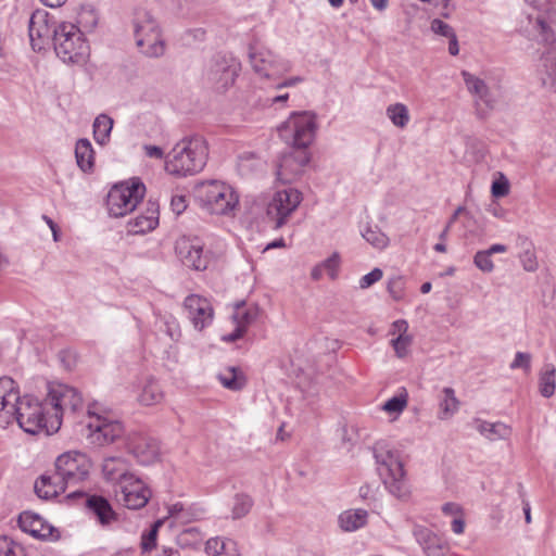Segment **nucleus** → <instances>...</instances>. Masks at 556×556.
I'll return each mask as SVG.
<instances>
[{
  "label": "nucleus",
  "instance_id": "1",
  "mask_svg": "<svg viewBox=\"0 0 556 556\" xmlns=\"http://www.w3.org/2000/svg\"><path fill=\"white\" fill-rule=\"evenodd\" d=\"M316 131V117L312 112H294L279 128L280 138L290 146V151L281 155L277 164V178L282 184H291L309 162L308 146Z\"/></svg>",
  "mask_w": 556,
  "mask_h": 556
},
{
  "label": "nucleus",
  "instance_id": "2",
  "mask_svg": "<svg viewBox=\"0 0 556 556\" xmlns=\"http://www.w3.org/2000/svg\"><path fill=\"white\" fill-rule=\"evenodd\" d=\"M51 412L47 400L39 402L37 399L25 395L20 397L15 381L9 377L0 378V426L5 428L14 420L27 433L36 434L50 428Z\"/></svg>",
  "mask_w": 556,
  "mask_h": 556
},
{
  "label": "nucleus",
  "instance_id": "3",
  "mask_svg": "<svg viewBox=\"0 0 556 556\" xmlns=\"http://www.w3.org/2000/svg\"><path fill=\"white\" fill-rule=\"evenodd\" d=\"M207 156V144L201 136L185 137L167 154L165 169L175 176L194 175L204 168Z\"/></svg>",
  "mask_w": 556,
  "mask_h": 556
},
{
  "label": "nucleus",
  "instance_id": "4",
  "mask_svg": "<svg viewBox=\"0 0 556 556\" xmlns=\"http://www.w3.org/2000/svg\"><path fill=\"white\" fill-rule=\"evenodd\" d=\"M80 433L89 444L104 446L124 434V426L110 418L101 405L93 403L88 406L87 416L80 422Z\"/></svg>",
  "mask_w": 556,
  "mask_h": 556
},
{
  "label": "nucleus",
  "instance_id": "5",
  "mask_svg": "<svg viewBox=\"0 0 556 556\" xmlns=\"http://www.w3.org/2000/svg\"><path fill=\"white\" fill-rule=\"evenodd\" d=\"M53 46L64 63H83L89 54V46L81 29L72 23H61L54 31Z\"/></svg>",
  "mask_w": 556,
  "mask_h": 556
},
{
  "label": "nucleus",
  "instance_id": "6",
  "mask_svg": "<svg viewBox=\"0 0 556 556\" xmlns=\"http://www.w3.org/2000/svg\"><path fill=\"white\" fill-rule=\"evenodd\" d=\"M378 473L383 484L397 498L408 495L409 489L405 479L404 465L397 451L381 450L375 453Z\"/></svg>",
  "mask_w": 556,
  "mask_h": 556
},
{
  "label": "nucleus",
  "instance_id": "7",
  "mask_svg": "<svg viewBox=\"0 0 556 556\" xmlns=\"http://www.w3.org/2000/svg\"><path fill=\"white\" fill-rule=\"evenodd\" d=\"M46 400L51 412L50 428L53 432L60 429L64 415L74 416L83 408L81 394L66 384L50 387Z\"/></svg>",
  "mask_w": 556,
  "mask_h": 556
},
{
  "label": "nucleus",
  "instance_id": "8",
  "mask_svg": "<svg viewBox=\"0 0 556 556\" xmlns=\"http://www.w3.org/2000/svg\"><path fill=\"white\" fill-rule=\"evenodd\" d=\"M197 193L202 205L210 213L216 215H229L239 203V198L233 189L218 180L202 182L198 186Z\"/></svg>",
  "mask_w": 556,
  "mask_h": 556
},
{
  "label": "nucleus",
  "instance_id": "9",
  "mask_svg": "<svg viewBox=\"0 0 556 556\" xmlns=\"http://www.w3.org/2000/svg\"><path fill=\"white\" fill-rule=\"evenodd\" d=\"M146 187L140 180L115 185L108 193L106 206L113 217H123L131 213L142 201Z\"/></svg>",
  "mask_w": 556,
  "mask_h": 556
},
{
  "label": "nucleus",
  "instance_id": "10",
  "mask_svg": "<svg viewBox=\"0 0 556 556\" xmlns=\"http://www.w3.org/2000/svg\"><path fill=\"white\" fill-rule=\"evenodd\" d=\"M54 465L56 479L63 481L66 488L76 486L89 478L91 462L81 452H65L56 458Z\"/></svg>",
  "mask_w": 556,
  "mask_h": 556
},
{
  "label": "nucleus",
  "instance_id": "11",
  "mask_svg": "<svg viewBox=\"0 0 556 556\" xmlns=\"http://www.w3.org/2000/svg\"><path fill=\"white\" fill-rule=\"evenodd\" d=\"M240 64L231 56L214 55L203 74L205 83L217 92H225L235 83Z\"/></svg>",
  "mask_w": 556,
  "mask_h": 556
},
{
  "label": "nucleus",
  "instance_id": "12",
  "mask_svg": "<svg viewBox=\"0 0 556 556\" xmlns=\"http://www.w3.org/2000/svg\"><path fill=\"white\" fill-rule=\"evenodd\" d=\"M303 201L302 192L295 188L277 190L267 204V216L274 223V228L285 226Z\"/></svg>",
  "mask_w": 556,
  "mask_h": 556
},
{
  "label": "nucleus",
  "instance_id": "13",
  "mask_svg": "<svg viewBox=\"0 0 556 556\" xmlns=\"http://www.w3.org/2000/svg\"><path fill=\"white\" fill-rule=\"evenodd\" d=\"M127 451L138 464L148 466L159 460L161 455L160 442L149 433L134 431L126 441Z\"/></svg>",
  "mask_w": 556,
  "mask_h": 556
},
{
  "label": "nucleus",
  "instance_id": "14",
  "mask_svg": "<svg viewBox=\"0 0 556 556\" xmlns=\"http://www.w3.org/2000/svg\"><path fill=\"white\" fill-rule=\"evenodd\" d=\"M84 500L85 507L102 527H108L117 520V514L108 498L102 495H89L83 490H75L65 496L66 501Z\"/></svg>",
  "mask_w": 556,
  "mask_h": 556
},
{
  "label": "nucleus",
  "instance_id": "15",
  "mask_svg": "<svg viewBox=\"0 0 556 556\" xmlns=\"http://www.w3.org/2000/svg\"><path fill=\"white\" fill-rule=\"evenodd\" d=\"M119 490V493L116 491L117 501L128 509L144 507L152 495L151 490L136 476L121 484Z\"/></svg>",
  "mask_w": 556,
  "mask_h": 556
},
{
  "label": "nucleus",
  "instance_id": "16",
  "mask_svg": "<svg viewBox=\"0 0 556 556\" xmlns=\"http://www.w3.org/2000/svg\"><path fill=\"white\" fill-rule=\"evenodd\" d=\"M175 251L181 263L194 270L207 267V257L203 255V245L197 238L180 237L175 244Z\"/></svg>",
  "mask_w": 556,
  "mask_h": 556
},
{
  "label": "nucleus",
  "instance_id": "17",
  "mask_svg": "<svg viewBox=\"0 0 556 556\" xmlns=\"http://www.w3.org/2000/svg\"><path fill=\"white\" fill-rule=\"evenodd\" d=\"M58 25L50 22L49 13L45 10H36L29 18V39L34 50L40 51L43 43L54 39Z\"/></svg>",
  "mask_w": 556,
  "mask_h": 556
},
{
  "label": "nucleus",
  "instance_id": "18",
  "mask_svg": "<svg viewBox=\"0 0 556 556\" xmlns=\"http://www.w3.org/2000/svg\"><path fill=\"white\" fill-rule=\"evenodd\" d=\"M184 306L195 329L202 330L212 324L214 309L207 299L190 294L185 299Z\"/></svg>",
  "mask_w": 556,
  "mask_h": 556
},
{
  "label": "nucleus",
  "instance_id": "19",
  "mask_svg": "<svg viewBox=\"0 0 556 556\" xmlns=\"http://www.w3.org/2000/svg\"><path fill=\"white\" fill-rule=\"evenodd\" d=\"M462 77L464 83L471 96L475 98V103L479 109L484 105L491 110L496 103V97L494 92L488 87L484 80L470 74L467 71H462Z\"/></svg>",
  "mask_w": 556,
  "mask_h": 556
},
{
  "label": "nucleus",
  "instance_id": "20",
  "mask_svg": "<svg viewBox=\"0 0 556 556\" xmlns=\"http://www.w3.org/2000/svg\"><path fill=\"white\" fill-rule=\"evenodd\" d=\"M18 526L22 531L29 533L31 536L40 540L54 538L56 530L46 522L39 515L24 511L18 517ZM58 535L55 536V539Z\"/></svg>",
  "mask_w": 556,
  "mask_h": 556
},
{
  "label": "nucleus",
  "instance_id": "21",
  "mask_svg": "<svg viewBox=\"0 0 556 556\" xmlns=\"http://www.w3.org/2000/svg\"><path fill=\"white\" fill-rule=\"evenodd\" d=\"M129 463L123 457H108L103 460L102 472L106 481L123 484L135 476Z\"/></svg>",
  "mask_w": 556,
  "mask_h": 556
},
{
  "label": "nucleus",
  "instance_id": "22",
  "mask_svg": "<svg viewBox=\"0 0 556 556\" xmlns=\"http://www.w3.org/2000/svg\"><path fill=\"white\" fill-rule=\"evenodd\" d=\"M249 60L257 74L265 77H270L274 74V60L270 51L251 45L249 47Z\"/></svg>",
  "mask_w": 556,
  "mask_h": 556
},
{
  "label": "nucleus",
  "instance_id": "23",
  "mask_svg": "<svg viewBox=\"0 0 556 556\" xmlns=\"http://www.w3.org/2000/svg\"><path fill=\"white\" fill-rule=\"evenodd\" d=\"M140 52L148 58H160L165 52V42L162 39L161 29L135 39Z\"/></svg>",
  "mask_w": 556,
  "mask_h": 556
},
{
  "label": "nucleus",
  "instance_id": "24",
  "mask_svg": "<svg viewBox=\"0 0 556 556\" xmlns=\"http://www.w3.org/2000/svg\"><path fill=\"white\" fill-rule=\"evenodd\" d=\"M35 492L40 498L49 500L63 493L67 488L54 475H42L35 482Z\"/></svg>",
  "mask_w": 556,
  "mask_h": 556
},
{
  "label": "nucleus",
  "instance_id": "25",
  "mask_svg": "<svg viewBox=\"0 0 556 556\" xmlns=\"http://www.w3.org/2000/svg\"><path fill=\"white\" fill-rule=\"evenodd\" d=\"M134 37L135 39L156 31L160 25L152 13L146 9H137L132 17Z\"/></svg>",
  "mask_w": 556,
  "mask_h": 556
},
{
  "label": "nucleus",
  "instance_id": "26",
  "mask_svg": "<svg viewBox=\"0 0 556 556\" xmlns=\"http://www.w3.org/2000/svg\"><path fill=\"white\" fill-rule=\"evenodd\" d=\"M159 224V211L154 203H150L146 215H138L128 222L130 231L135 233H144L153 230Z\"/></svg>",
  "mask_w": 556,
  "mask_h": 556
},
{
  "label": "nucleus",
  "instance_id": "27",
  "mask_svg": "<svg viewBox=\"0 0 556 556\" xmlns=\"http://www.w3.org/2000/svg\"><path fill=\"white\" fill-rule=\"evenodd\" d=\"M206 552L211 556H241L237 542L231 539H210Z\"/></svg>",
  "mask_w": 556,
  "mask_h": 556
},
{
  "label": "nucleus",
  "instance_id": "28",
  "mask_svg": "<svg viewBox=\"0 0 556 556\" xmlns=\"http://www.w3.org/2000/svg\"><path fill=\"white\" fill-rule=\"evenodd\" d=\"M367 517L365 509H349L340 514L339 525L343 531H356L366 525Z\"/></svg>",
  "mask_w": 556,
  "mask_h": 556
},
{
  "label": "nucleus",
  "instance_id": "29",
  "mask_svg": "<svg viewBox=\"0 0 556 556\" xmlns=\"http://www.w3.org/2000/svg\"><path fill=\"white\" fill-rule=\"evenodd\" d=\"M556 368L551 363H545L540 371L539 390L540 394L549 399L554 395L556 389Z\"/></svg>",
  "mask_w": 556,
  "mask_h": 556
},
{
  "label": "nucleus",
  "instance_id": "30",
  "mask_svg": "<svg viewBox=\"0 0 556 556\" xmlns=\"http://www.w3.org/2000/svg\"><path fill=\"white\" fill-rule=\"evenodd\" d=\"M507 251V247L504 244H492L486 250L478 251L473 256V264L483 273H492L494 269V264L491 260V256L495 253H505Z\"/></svg>",
  "mask_w": 556,
  "mask_h": 556
},
{
  "label": "nucleus",
  "instance_id": "31",
  "mask_svg": "<svg viewBox=\"0 0 556 556\" xmlns=\"http://www.w3.org/2000/svg\"><path fill=\"white\" fill-rule=\"evenodd\" d=\"M76 162L83 172L91 170L94 163V152L88 139H79L75 147Z\"/></svg>",
  "mask_w": 556,
  "mask_h": 556
},
{
  "label": "nucleus",
  "instance_id": "32",
  "mask_svg": "<svg viewBox=\"0 0 556 556\" xmlns=\"http://www.w3.org/2000/svg\"><path fill=\"white\" fill-rule=\"evenodd\" d=\"M477 430L491 441L506 439L510 435V428L503 422L478 421Z\"/></svg>",
  "mask_w": 556,
  "mask_h": 556
},
{
  "label": "nucleus",
  "instance_id": "33",
  "mask_svg": "<svg viewBox=\"0 0 556 556\" xmlns=\"http://www.w3.org/2000/svg\"><path fill=\"white\" fill-rule=\"evenodd\" d=\"M459 407V401L455 396V391L446 387L442 390L440 396V419H447L453 416Z\"/></svg>",
  "mask_w": 556,
  "mask_h": 556
},
{
  "label": "nucleus",
  "instance_id": "34",
  "mask_svg": "<svg viewBox=\"0 0 556 556\" xmlns=\"http://www.w3.org/2000/svg\"><path fill=\"white\" fill-rule=\"evenodd\" d=\"M113 128V119L106 114H100L93 122V138L97 143L104 146L109 142Z\"/></svg>",
  "mask_w": 556,
  "mask_h": 556
},
{
  "label": "nucleus",
  "instance_id": "35",
  "mask_svg": "<svg viewBox=\"0 0 556 556\" xmlns=\"http://www.w3.org/2000/svg\"><path fill=\"white\" fill-rule=\"evenodd\" d=\"M163 392L154 379H148L139 395V401L143 405H154L162 401Z\"/></svg>",
  "mask_w": 556,
  "mask_h": 556
},
{
  "label": "nucleus",
  "instance_id": "36",
  "mask_svg": "<svg viewBox=\"0 0 556 556\" xmlns=\"http://www.w3.org/2000/svg\"><path fill=\"white\" fill-rule=\"evenodd\" d=\"M254 505L253 498L247 493H237L232 500L231 517L232 519H241L245 517Z\"/></svg>",
  "mask_w": 556,
  "mask_h": 556
},
{
  "label": "nucleus",
  "instance_id": "37",
  "mask_svg": "<svg viewBox=\"0 0 556 556\" xmlns=\"http://www.w3.org/2000/svg\"><path fill=\"white\" fill-rule=\"evenodd\" d=\"M387 116L392 124L399 128H404L409 122V113L406 105L402 103L391 104L387 108Z\"/></svg>",
  "mask_w": 556,
  "mask_h": 556
},
{
  "label": "nucleus",
  "instance_id": "38",
  "mask_svg": "<svg viewBox=\"0 0 556 556\" xmlns=\"http://www.w3.org/2000/svg\"><path fill=\"white\" fill-rule=\"evenodd\" d=\"M218 378L225 388L232 391L241 390L245 383L243 376L236 367H229L227 372L219 374Z\"/></svg>",
  "mask_w": 556,
  "mask_h": 556
},
{
  "label": "nucleus",
  "instance_id": "39",
  "mask_svg": "<svg viewBox=\"0 0 556 556\" xmlns=\"http://www.w3.org/2000/svg\"><path fill=\"white\" fill-rule=\"evenodd\" d=\"M414 536L417 543L422 547L424 552L442 541V539L430 529L420 526L415 527Z\"/></svg>",
  "mask_w": 556,
  "mask_h": 556
},
{
  "label": "nucleus",
  "instance_id": "40",
  "mask_svg": "<svg viewBox=\"0 0 556 556\" xmlns=\"http://www.w3.org/2000/svg\"><path fill=\"white\" fill-rule=\"evenodd\" d=\"M363 238L376 249H384L389 244V238L377 227L368 226L363 232Z\"/></svg>",
  "mask_w": 556,
  "mask_h": 556
},
{
  "label": "nucleus",
  "instance_id": "41",
  "mask_svg": "<svg viewBox=\"0 0 556 556\" xmlns=\"http://www.w3.org/2000/svg\"><path fill=\"white\" fill-rule=\"evenodd\" d=\"M465 211V207L464 206H458L455 212L452 214V216L448 218L445 227L443 228V230L441 231V233L439 235V240L440 242H438L433 249L437 251V252H440V253H445L446 252V245H445V241L447 240V237H448V233L450 231H452V226L454 225V223L457 220L458 216Z\"/></svg>",
  "mask_w": 556,
  "mask_h": 556
},
{
  "label": "nucleus",
  "instance_id": "42",
  "mask_svg": "<svg viewBox=\"0 0 556 556\" xmlns=\"http://www.w3.org/2000/svg\"><path fill=\"white\" fill-rule=\"evenodd\" d=\"M258 315V309L256 307H250L244 311H241L240 308L233 314V319L237 323V326H242L244 331L247 330V327L251 325Z\"/></svg>",
  "mask_w": 556,
  "mask_h": 556
},
{
  "label": "nucleus",
  "instance_id": "43",
  "mask_svg": "<svg viewBox=\"0 0 556 556\" xmlns=\"http://www.w3.org/2000/svg\"><path fill=\"white\" fill-rule=\"evenodd\" d=\"M522 244L527 248L520 254L521 264L527 271H534L538 268V262L534 252L530 249L531 243L526 238L522 239Z\"/></svg>",
  "mask_w": 556,
  "mask_h": 556
},
{
  "label": "nucleus",
  "instance_id": "44",
  "mask_svg": "<svg viewBox=\"0 0 556 556\" xmlns=\"http://www.w3.org/2000/svg\"><path fill=\"white\" fill-rule=\"evenodd\" d=\"M407 405V393L395 395L383 404V409L388 413H401Z\"/></svg>",
  "mask_w": 556,
  "mask_h": 556
},
{
  "label": "nucleus",
  "instance_id": "45",
  "mask_svg": "<svg viewBox=\"0 0 556 556\" xmlns=\"http://www.w3.org/2000/svg\"><path fill=\"white\" fill-rule=\"evenodd\" d=\"M531 359L532 356L530 353L526 352H517L515 354L514 361L510 363L509 368L510 369H523L526 372H530L531 370Z\"/></svg>",
  "mask_w": 556,
  "mask_h": 556
},
{
  "label": "nucleus",
  "instance_id": "46",
  "mask_svg": "<svg viewBox=\"0 0 556 556\" xmlns=\"http://www.w3.org/2000/svg\"><path fill=\"white\" fill-rule=\"evenodd\" d=\"M162 521H156L154 526L147 532L142 534L141 538V547L143 552L150 551L156 544L157 529L161 526Z\"/></svg>",
  "mask_w": 556,
  "mask_h": 556
},
{
  "label": "nucleus",
  "instance_id": "47",
  "mask_svg": "<svg viewBox=\"0 0 556 556\" xmlns=\"http://www.w3.org/2000/svg\"><path fill=\"white\" fill-rule=\"evenodd\" d=\"M340 257L338 253H333L331 256L320 263L324 271L328 274L331 279L337 277V270L339 267Z\"/></svg>",
  "mask_w": 556,
  "mask_h": 556
},
{
  "label": "nucleus",
  "instance_id": "48",
  "mask_svg": "<svg viewBox=\"0 0 556 556\" xmlns=\"http://www.w3.org/2000/svg\"><path fill=\"white\" fill-rule=\"evenodd\" d=\"M491 192L495 198L507 195L509 192L508 180L503 175H501L500 179H496L492 182Z\"/></svg>",
  "mask_w": 556,
  "mask_h": 556
},
{
  "label": "nucleus",
  "instance_id": "49",
  "mask_svg": "<svg viewBox=\"0 0 556 556\" xmlns=\"http://www.w3.org/2000/svg\"><path fill=\"white\" fill-rule=\"evenodd\" d=\"M403 288L404 282L402 277H393L388 282V291L391 294V296L396 301L403 298Z\"/></svg>",
  "mask_w": 556,
  "mask_h": 556
},
{
  "label": "nucleus",
  "instance_id": "50",
  "mask_svg": "<svg viewBox=\"0 0 556 556\" xmlns=\"http://www.w3.org/2000/svg\"><path fill=\"white\" fill-rule=\"evenodd\" d=\"M431 30L437 35L446 37L447 39L455 35L454 29L439 18H434L431 22Z\"/></svg>",
  "mask_w": 556,
  "mask_h": 556
},
{
  "label": "nucleus",
  "instance_id": "51",
  "mask_svg": "<svg viewBox=\"0 0 556 556\" xmlns=\"http://www.w3.org/2000/svg\"><path fill=\"white\" fill-rule=\"evenodd\" d=\"M412 343V337H396L392 340V346L400 358L407 354V348Z\"/></svg>",
  "mask_w": 556,
  "mask_h": 556
},
{
  "label": "nucleus",
  "instance_id": "52",
  "mask_svg": "<svg viewBox=\"0 0 556 556\" xmlns=\"http://www.w3.org/2000/svg\"><path fill=\"white\" fill-rule=\"evenodd\" d=\"M383 276V273L380 268H374L370 273L363 276L359 280V287L362 289H367L372 286L375 282L379 281Z\"/></svg>",
  "mask_w": 556,
  "mask_h": 556
},
{
  "label": "nucleus",
  "instance_id": "53",
  "mask_svg": "<svg viewBox=\"0 0 556 556\" xmlns=\"http://www.w3.org/2000/svg\"><path fill=\"white\" fill-rule=\"evenodd\" d=\"M77 23L84 28H93L97 24V18L92 11H83Z\"/></svg>",
  "mask_w": 556,
  "mask_h": 556
},
{
  "label": "nucleus",
  "instance_id": "54",
  "mask_svg": "<svg viewBox=\"0 0 556 556\" xmlns=\"http://www.w3.org/2000/svg\"><path fill=\"white\" fill-rule=\"evenodd\" d=\"M408 324L404 319L395 320L391 326V333L397 334V337H410L407 334Z\"/></svg>",
  "mask_w": 556,
  "mask_h": 556
},
{
  "label": "nucleus",
  "instance_id": "55",
  "mask_svg": "<svg viewBox=\"0 0 556 556\" xmlns=\"http://www.w3.org/2000/svg\"><path fill=\"white\" fill-rule=\"evenodd\" d=\"M16 546L21 545L12 541L7 535L0 536V556H5L7 553H10L11 551L15 549Z\"/></svg>",
  "mask_w": 556,
  "mask_h": 556
},
{
  "label": "nucleus",
  "instance_id": "56",
  "mask_svg": "<svg viewBox=\"0 0 556 556\" xmlns=\"http://www.w3.org/2000/svg\"><path fill=\"white\" fill-rule=\"evenodd\" d=\"M172 211L180 215L187 207L186 199L184 195H174L170 201Z\"/></svg>",
  "mask_w": 556,
  "mask_h": 556
},
{
  "label": "nucleus",
  "instance_id": "57",
  "mask_svg": "<svg viewBox=\"0 0 556 556\" xmlns=\"http://www.w3.org/2000/svg\"><path fill=\"white\" fill-rule=\"evenodd\" d=\"M165 331L173 341H177L180 337V331L178 329L175 320H166L164 321Z\"/></svg>",
  "mask_w": 556,
  "mask_h": 556
},
{
  "label": "nucleus",
  "instance_id": "58",
  "mask_svg": "<svg viewBox=\"0 0 556 556\" xmlns=\"http://www.w3.org/2000/svg\"><path fill=\"white\" fill-rule=\"evenodd\" d=\"M447 549V544L444 540L435 544L433 547L425 551L426 556H444L445 551Z\"/></svg>",
  "mask_w": 556,
  "mask_h": 556
},
{
  "label": "nucleus",
  "instance_id": "59",
  "mask_svg": "<svg viewBox=\"0 0 556 556\" xmlns=\"http://www.w3.org/2000/svg\"><path fill=\"white\" fill-rule=\"evenodd\" d=\"M244 332L245 331L242 326H237L236 329L231 333L224 336L223 340L226 342H235V341L239 340L240 338H242Z\"/></svg>",
  "mask_w": 556,
  "mask_h": 556
},
{
  "label": "nucleus",
  "instance_id": "60",
  "mask_svg": "<svg viewBox=\"0 0 556 556\" xmlns=\"http://www.w3.org/2000/svg\"><path fill=\"white\" fill-rule=\"evenodd\" d=\"M144 151L149 157L153 159H162L164 155L163 150L156 146H144Z\"/></svg>",
  "mask_w": 556,
  "mask_h": 556
},
{
  "label": "nucleus",
  "instance_id": "61",
  "mask_svg": "<svg viewBox=\"0 0 556 556\" xmlns=\"http://www.w3.org/2000/svg\"><path fill=\"white\" fill-rule=\"evenodd\" d=\"M60 361L64 364L66 369H71L74 364V358L71 352L61 351L59 353Z\"/></svg>",
  "mask_w": 556,
  "mask_h": 556
},
{
  "label": "nucleus",
  "instance_id": "62",
  "mask_svg": "<svg viewBox=\"0 0 556 556\" xmlns=\"http://www.w3.org/2000/svg\"><path fill=\"white\" fill-rule=\"evenodd\" d=\"M442 511L446 515H459L462 513V508L458 504L445 503L442 506Z\"/></svg>",
  "mask_w": 556,
  "mask_h": 556
},
{
  "label": "nucleus",
  "instance_id": "63",
  "mask_svg": "<svg viewBox=\"0 0 556 556\" xmlns=\"http://www.w3.org/2000/svg\"><path fill=\"white\" fill-rule=\"evenodd\" d=\"M448 52L451 55H457L459 52L458 40L456 34L448 38Z\"/></svg>",
  "mask_w": 556,
  "mask_h": 556
},
{
  "label": "nucleus",
  "instance_id": "64",
  "mask_svg": "<svg viewBox=\"0 0 556 556\" xmlns=\"http://www.w3.org/2000/svg\"><path fill=\"white\" fill-rule=\"evenodd\" d=\"M452 530L456 534H462L465 530V521L462 518H455L452 521Z\"/></svg>",
  "mask_w": 556,
  "mask_h": 556
}]
</instances>
